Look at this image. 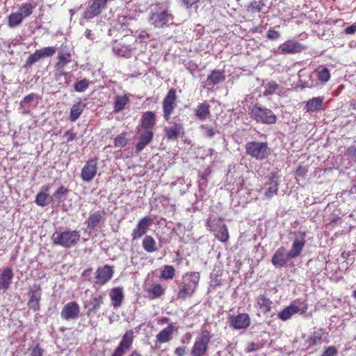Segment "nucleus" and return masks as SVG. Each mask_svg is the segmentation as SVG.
Wrapping results in <instances>:
<instances>
[{
    "instance_id": "obj_1",
    "label": "nucleus",
    "mask_w": 356,
    "mask_h": 356,
    "mask_svg": "<svg viewBox=\"0 0 356 356\" xmlns=\"http://www.w3.org/2000/svg\"><path fill=\"white\" fill-rule=\"evenodd\" d=\"M200 281L198 273H186L183 276L181 281L178 284L177 298L186 300L191 297L195 293Z\"/></svg>"
},
{
    "instance_id": "obj_2",
    "label": "nucleus",
    "mask_w": 356,
    "mask_h": 356,
    "mask_svg": "<svg viewBox=\"0 0 356 356\" xmlns=\"http://www.w3.org/2000/svg\"><path fill=\"white\" fill-rule=\"evenodd\" d=\"M80 239V234L76 230L57 231L51 236L54 244L69 248L74 246Z\"/></svg>"
},
{
    "instance_id": "obj_3",
    "label": "nucleus",
    "mask_w": 356,
    "mask_h": 356,
    "mask_svg": "<svg viewBox=\"0 0 356 356\" xmlns=\"http://www.w3.org/2000/svg\"><path fill=\"white\" fill-rule=\"evenodd\" d=\"M245 147L248 155L259 161L266 159L270 154L267 143L250 141L246 143Z\"/></svg>"
},
{
    "instance_id": "obj_4",
    "label": "nucleus",
    "mask_w": 356,
    "mask_h": 356,
    "mask_svg": "<svg viewBox=\"0 0 356 356\" xmlns=\"http://www.w3.org/2000/svg\"><path fill=\"white\" fill-rule=\"evenodd\" d=\"M279 178V176L275 172H271L264 177V182L261 187L260 191L263 193L265 199L270 200L277 194Z\"/></svg>"
},
{
    "instance_id": "obj_5",
    "label": "nucleus",
    "mask_w": 356,
    "mask_h": 356,
    "mask_svg": "<svg viewBox=\"0 0 356 356\" xmlns=\"http://www.w3.org/2000/svg\"><path fill=\"white\" fill-rule=\"evenodd\" d=\"M207 227L211 231L215 232V236L221 242L228 241L229 235L227 226L222 223V218H209L207 222Z\"/></svg>"
},
{
    "instance_id": "obj_6",
    "label": "nucleus",
    "mask_w": 356,
    "mask_h": 356,
    "mask_svg": "<svg viewBox=\"0 0 356 356\" xmlns=\"http://www.w3.org/2000/svg\"><path fill=\"white\" fill-rule=\"evenodd\" d=\"M211 335L207 330H203L196 338L191 350L192 356H204L208 349Z\"/></svg>"
},
{
    "instance_id": "obj_7",
    "label": "nucleus",
    "mask_w": 356,
    "mask_h": 356,
    "mask_svg": "<svg viewBox=\"0 0 356 356\" xmlns=\"http://www.w3.org/2000/svg\"><path fill=\"white\" fill-rule=\"evenodd\" d=\"M133 41V38H127L122 40L121 42H115L113 47V51L115 54L122 57H129L131 55V52L135 49L136 40H134L133 44H130Z\"/></svg>"
},
{
    "instance_id": "obj_8",
    "label": "nucleus",
    "mask_w": 356,
    "mask_h": 356,
    "mask_svg": "<svg viewBox=\"0 0 356 356\" xmlns=\"http://www.w3.org/2000/svg\"><path fill=\"white\" fill-rule=\"evenodd\" d=\"M251 115L257 122L265 124H274L277 120L271 110L257 106L252 109Z\"/></svg>"
},
{
    "instance_id": "obj_9",
    "label": "nucleus",
    "mask_w": 356,
    "mask_h": 356,
    "mask_svg": "<svg viewBox=\"0 0 356 356\" xmlns=\"http://www.w3.org/2000/svg\"><path fill=\"white\" fill-rule=\"evenodd\" d=\"M172 20V15L167 10L158 8L152 12L149 17V23L155 28H162Z\"/></svg>"
},
{
    "instance_id": "obj_10",
    "label": "nucleus",
    "mask_w": 356,
    "mask_h": 356,
    "mask_svg": "<svg viewBox=\"0 0 356 356\" xmlns=\"http://www.w3.org/2000/svg\"><path fill=\"white\" fill-rule=\"evenodd\" d=\"M108 1V0H90L88 7L83 13V18L88 20L99 15L106 7Z\"/></svg>"
},
{
    "instance_id": "obj_11",
    "label": "nucleus",
    "mask_w": 356,
    "mask_h": 356,
    "mask_svg": "<svg viewBox=\"0 0 356 356\" xmlns=\"http://www.w3.org/2000/svg\"><path fill=\"white\" fill-rule=\"evenodd\" d=\"M305 49V47L298 41L289 40L280 44L275 52L279 54H294Z\"/></svg>"
},
{
    "instance_id": "obj_12",
    "label": "nucleus",
    "mask_w": 356,
    "mask_h": 356,
    "mask_svg": "<svg viewBox=\"0 0 356 356\" xmlns=\"http://www.w3.org/2000/svg\"><path fill=\"white\" fill-rule=\"evenodd\" d=\"M177 96L175 89H170L164 98L162 106L163 111V118L166 121L170 118V115L175 108Z\"/></svg>"
},
{
    "instance_id": "obj_13",
    "label": "nucleus",
    "mask_w": 356,
    "mask_h": 356,
    "mask_svg": "<svg viewBox=\"0 0 356 356\" xmlns=\"http://www.w3.org/2000/svg\"><path fill=\"white\" fill-rule=\"evenodd\" d=\"M305 234L302 232H298L295 234V238L293 241L292 247L289 252L287 253L289 258H296L298 257L305 247Z\"/></svg>"
},
{
    "instance_id": "obj_14",
    "label": "nucleus",
    "mask_w": 356,
    "mask_h": 356,
    "mask_svg": "<svg viewBox=\"0 0 356 356\" xmlns=\"http://www.w3.org/2000/svg\"><path fill=\"white\" fill-rule=\"evenodd\" d=\"M97 172V159H89L81 170V177L84 181H90Z\"/></svg>"
},
{
    "instance_id": "obj_15",
    "label": "nucleus",
    "mask_w": 356,
    "mask_h": 356,
    "mask_svg": "<svg viewBox=\"0 0 356 356\" xmlns=\"http://www.w3.org/2000/svg\"><path fill=\"white\" fill-rule=\"evenodd\" d=\"M165 136L168 140H177L178 137L184 134V128L181 123L172 122L164 128Z\"/></svg>"
},
{
    "instance_id": "obj_16",
    "label": "nucleus",
    "mask_w": 356,
    "mask_h": 356,
    "mask_svg": "<svg viewBox=\"0 0 356 356\" xmlns=\"http://www.w3.org/2000/svg\"><path fill=\"white\" fill-rule=\"evenodd\" d=\"M41 291L42 289L39 285L34 284L31 286L29 292V300L28 302V306L30 309L34 310L35 312L38 311L40 309V301L41 299Z\"/></svg>"
},
{
    "instance_id": "obj_17",
    "label": "nucleus",
    "mask_w": 356,
    "mask_h": 356,
    "mask_svg": "<svg viewBox=\"0 0 356 356\" xmlns=\"http://www.w3.org/2000/svg\"><path fill=\"white\" fill-rule=\"evenodd\" d=\"M80 313L79 305L75 302L67 303L60 312V316L65 320L76 319Z\"/></svg>"
},
{
    "instance_id": "obj_18",
    "label": "nucleus",
    "mask_w": 356,
    "mask_h": 356,
    "mask_svg": "<svg viewBox=\"0 0 356 356\" xmlns=\"http://www.w3.org/2000/svg\"><path fill=\"white\" fill-rule=\"evenodd\" d=\"M113 273L114 270L110 266L105 265L98 268L96 271L95 283L99 285L105 284L112 278Z\"/></svg>"
},
{
    "instance_id": "obj_19",
    "label": "nucleus",
    "mask_w": 356,
    "mask_h": 356,
    "mask_svg": "<svg viewBox=\"0 0 356 356\" xmlns=\"http://www.w3.org/2000/svg\"><path fill=\"white\" fill-rule=\"evenodd\" d=\"M152 222V220L148 216H145L140 219L138 222L136 228L133 230V240L139 239L143 235H145L147 232L149 227L151 226Z\"/></svg>"
},
{
    "instance_id": "obj_20",
    "label": "nucleus",
    "mask_w": 356,
    "mask_h": 356,
    "mask_svg": "<svg viewBox=\"0 0 356 356\" xmlns=\"http://www.w3.org/2000/svg\"><path fill=\"white\" fill-rule=\"evenodd\" d=\"M229 324L235 329H243L250 324V318L248 314H240L237 316H230L228 318Z\"/></svg>"
},
{
    "instance_id": "obj_21",
    "label": "nucleus",
    "mask_w": 356,
    "mask_h": 356,
    "mask_svg": "<svg viewBox=\"0 0 356 356\" xmlns=\"http://www.w3.org/2000/svg\"><path fill=\"white\" fill-rule=\"evenodd\" d=\"M307 307L301 309L298 306L291 304L279 312L277 316L280 320L285 321L290 319L293 315L299 312L305 313Z\"/></svg>"
},
{
    "instance_id": "obj_22",
    "label": "nucleus",
    "mask_w": 356,
    "mask_h": 356,
    "mask_svg": "<svg viewBox=\"0 0 356 356\" xmlns=\"http://www.w3.org/2000/svg\"><path fill=\"white\" fill-rule=\"evenodd\" d=\"M289 259L285 248L280 247L273 254L271 261L275 267H282L286 264Z\"/></svg>"
},
{
    "instance_id": "obj_23",
    "label": "nucleus",
    "mask_w": 356,
    "mask_h": 356,
    "mask_svg": "<svg viewBox=\"0 0 356 356\" xmlns=\"http://www.w3.org/2000/svg\"><path fill=\"white\" fill-rule=\"evenodd\" d=\"M323 97H313L309 99L305 105V109L308 113H318L324 110Z\"/></svg>"
},
{
    "instance_id": "obj_24",
    "label": "nucleus",
    "mask_w": 356,
    "mask_h": 356,
    "mask_svg": "<svg viewBox=\"0 0 356 356\" xmlns=\"http://www.w3.org/2000/svg\"><path fill=\"white\" fill-rule=\"evenodd\" d=\"M105 298L106 294L104 293L94 296L88 305L85 306L86 307H88L87 315L90 316L92 313L96 312L99 310L103 304Z\"/></svg>"
},
{
    "instance_id": "obj_25",
    "label": "nucleus",
    "mask_w": 356,
    "mask_h": 356,
    "mask_svg": "<svg viewBox=\"0 0 356 356\" xmlns=\"http://www.w3.org/2000/svg\"><path fill=\"white\" fill-rule=\"evenodd\" d=\"M58 62L55 65L56 70H63L65 65L72 61V54L67 49H62L58 54Z\"/></svg>"
},
{
    "instance_id": "obj_26",
    "label": "nucleus",
    "mask_w": 356,
    "mask_h": 356,
    "mask_svg": "<svg viewBox=\"0 0 356 356\" xmlns=\"http://www.w3.org/2000/svg\"><path fill=\"white\" fill-rule=\"evenodd\" d=\"M156 124V115L153 111L143 113L140 120V125L145 130H152Z\"/></svg>"
},
{
    "instance_id": "obj_27",
    "label": "nucleus",
    "mask_w": 356,
    "mask_h": 356,
    "mask_svg": "<svg viewBox=\"0 0 356 356\" xmlns=\"http://www.w3.org/2000/svg\"><path fill=\"white\" fill-rule=\"evenodd\" d=\"M14 274L11 268H6L0 274V289L7 290L12 282Z\"/></svg>"
},
{
    "instance_id": "obj_28",
    "label": "nucleus",
    "mask_w": 356,
    "mask_h": 356,
    "mask_svg": "<svg viewBox=\"0 0 356 356\" xmlns=\"http://www.w3.org/2000/svg\"><path fill=\"white\" fill-rule=\"evenodd\" d=\"M154 134L152 130H145L139 138V141L136 145L138 152H141L152 140Z\"/></svg>"
},
{
    "instance_id": "obj_29",
    "label": "nucleus",
    "mask_w": 356,
    "mask_h": 356,
    "mask_svg": "<svg viewBox=\"0 0 356 356\" xmlns=\"http://www.w3.org/2000/svg\"><path fill=\"white\" fill-rule=\"evenodd\" d=\"M105 212L103 210L97 211V212L90 215L86 224L90 229H95L99 222L104 218Z\"/></svg>"
},
{
    "instance_id": "obj_30",
    "label": "nucleus",
    "mask_w": 356,
    "mask_h": 356,
    "mask_svg": "<svg viewBox=\"0 0 356 356\" xmlns=\"http://www.w3.org/2000/svg\"><path fill=\"white\" fill-rule=\"evenodd\" d=\"M112 305L118 308L121 306L124 299L123 289L121 287H116L111 290L110 293Z\"/></svg>"
},
{
    "instance_id": "obj_31",
    "label": "nucleus",
    "mask_w": 356,
    "mask_h": 356,
    "mask_svg": "<svg viewBox=\"0 0 356 356\" xmlns=\"http://www.w3.org/2000/svg\"><path fill=\"white\" fill-rule=\"evenodd\" d=\"M326 338L325 334L322 330L315 331L307 339L309 346H317L325 341Z\"/></svg>"
},
{
    "instance_id": "obj_32",
    "label": "nucleus",
    "mask_w": 356,
    "mask_h": 356,
    "mask_svg": "<svg viewBox=\"0 0 356 356\" xmlns=\"http://www.w3.org/2000/svg\"><path fill=\"white\" fill-rule=\"evenodd\" d=\"M174 330V326L172 324L169 325L156 335V341L160 343L169 341L171 339Z\"/></svg>"
},
{
    "instance_id": "obj_33",
    "label": "nucleus",
    "mask_w": 356,
    "mask_h": 356,
    "mask_svg": "<svg viewBox=\"0 0 356 356\" xmlns=\"http://www.w3.org/2000/svg\"><path fill=\"white\" fill-rule=\"evenodd\" d=\"M195 115L200 120H204L210 115V106L206 102L200 104L195 109Z\"/></svg>"
},
{
    "instance_id": "obj_34",
    "label": "nucleus",
    "mask_w": 356,
    "mask_h": 356,
    "mask_svg": "<svg viewBox=\"0 0 356 356\" xmlns=\"http://www.w3.org/2000/svg\"><path fill=\"white\" fill-rule=\"evenodd\" d=\"M85 104L81 102H78L73 104L70 109V120L72 122H75L81 115L85 108Z\"/></svg>"
},
{
    "instance_id": "obj_35",
    "label": "nucleus",
    "mask_w": 356,
    "mask_h": 356,
    "mask_svg": "<svg viewBox=\"0 0 356 356\" xmlns=\"http://www.w3.org/2000/svg\"><path fill=\"white\" fill-rule=\"evenodd\" d=\"M257 304L261 311L266 314L270 311L273 302L265 296L261 295L257 299Z\"/></svg>"
},
{
    "instance_id": "obj_36",
    "label": "nucleus",
    "mask_w": 356,
    "mask_h": 356,
    "mask_svg": "<svg viewBox=\"0 0 356 356\" xmlns=\"http://www.w3.org/2000/svg\"><path fill=\"white\" fill-rule=\"evenodd\" d=\"M142 246L147 252H154L158 249L155 239L151 236H145L143 240Z\"/></svg>"
},
{
    "instance_id": "obj_37",
    "label": "nucleus",
    "mask_w": 356,
    "mask_h": 356,
    "mask_svg": "<svg viewBox=\"0 0 356 356\" xmlns=\"http://www.w3.org/2000/svg\"><path fill=\"white\" fill-rule=\"evenodd\" d=\"M53 202V196L46 193H38L35 197V202L42 207H46Z\"/></svg>"
},
{
    "instance_id": "obj_38",
    "label": "nucleus",
    "mask_w": 356,
    "mask_h": 356,
    "mask_svg": "<svg viewBox=\"0 0 356 356\" xmlns=\"http://www.w3.org/2000/svg\"><path fill=\"white\" fill-rule=\"evenodd\" d=\"M129 102V99L127 95L116 96L114 104V112L118 113L124 109L127 104Z\"/></svg>"
},
{
    "instance_id": "obj_39",
    "label": "nucleus",
    "mask_w": 356,
    "mask_h": 356,
    "mask_svg": "<svg viewBox=\"0 0 356 356\" xmlns=\"http://www.w3.org/2000/svg\"><path fill=\"white\" fill-rule=\"evenodd\" d=\"M56 79L58 81L59 85L63 88H65L69 86L70 83V76L67 72H63V70H56Z\"/></svg>"
},
{
    "instance_id": "obj_40",
    "label": "nucleus",
    "mask_w": 356,
    "mask_h": 356,
    "mask_svg": "<svg viewBox=\"0 0 356 356\" xmlns=\"http://www.w3.org/2000/svg\"><path fill=\"white\" fill-rule=\"evenodd\" d=\"M315 72L317 74L318 80L323 83H327L330 79V72L329 70L322 65L318 66Z\"/></svg>"
},
{
    "instance_id": "obj_41",
    "label": "nucleus",
    "mask_w": 356,
    "mask_h": 356,
    "mask_svg": "<svg viewBox=\"0 0 356 356\" xmlns=\"http://www.w3.org/2000/svg\"><path fill=\"white\" fill-rule=\"evenodd\" d=\"M23 14L13 13L8 16V24L10 28L18 26L23 21Z\"/></svg>"
},
{
    "instance_id": "obj_42",
    "label": "nucleus",
    "mask_w": 356,
    "mask_h": 356,
    "mask_svg": "<svg viewBox=\"0 0 356 356\" xmlns=\"http://www.w3.org/2000/svg\"><path fill=\"white\" fill-rule=\"evenodd\" d=\"M225 79L224 74L219 70H213L208 76L207 81L212 85H216Z\"/></svg>"
},
{
    "instance_id": "obj_43",
    "label": "nucleus",
    "mask_w": 356,
    "mask_h": 356,
    "mask_svg": "<svg viewBox=\"0 0 356 356\" xmlns=\"http://www.w3.org/2000/svg\"><path fill=\"white\" fill-rule=\"evenodd\" d=\"M134 341V332L132 330H129L122 336V340L119 345L129 350L131 347Z\"/></svg>"
},
{
    "instance_id": "obj_44",
    "label": "nucleus",
    "mask_w": 356,
    "mask_h": 356,
    "mask_svg": "<svg viewBox=\"0 0 356 356\" xmlns=\"http://www.w3.org/2000/svg\"><path fill=\"white\" fill-rule=\"evenodd\" d=\"M37 99V95L34 93L29 94L24 97L23 100L20 103L19 108L22 109L23 113H29V108H26V105L31 104L35 99Z\"/></svg>"
},
{
    "instance_id": "obj_45",
    "label": "nucleus",
    "mask_w": 356,
    "mask_h": 356,
    "mask_svg": "<svg viewBox=\"0 0 356 356\" xmlns=\"http://www.w3.org/2000/svg\"><path fill=\"white\" fill-rule=\"evenodd\" d=\"M164 289L159 284L152 285L149 289V293L151 294L152 298H159L163 295Z\"/></svg>"
},
{
    "instance_id": "obj_46",
    "label": "nucleus",
    "mask_w": 356,
    "mask_h": 356,
    "mask_svg": "<svg viewBox=\"0 0 356 356\" xmlns=\"http://www.w3.org/2000/svg\"><path fill=\"white\" fill-rule=\"evenodd\" d=\"M175 275V269L172 266L166 265L161 272V277L165 280L172 279Z\"/></svg>"
},
{
    "instance_id": "obj_47",
    "label": "nucleus",
    "mask_w": 356,
    "mask_h": 356,
    "mask_svg": "<svg viewBox=\"0 0 356 356\" xmlns=\"http://www.w3.org/2000/svg\"><path fill=\"white\" fill-rule=\"evenodd\" d=\"M90 82L86 79L78 81L74 83V88L76 92H84L89 86Z\"/></svg>"
},
{
    "instance_id": "obj_48",
    "label": "nucleus",
    "mask_w": 356,
    "mask_h": 356,
    "mask_svg": "<svg viewBox=\"0 0 356 356\" xmlns=\"http://www.w3.org/2000/svg\"><path fill=\"white\" fill-rule=\"evenodd\" d=\"M264 88V95L266 96L273 94L278 89L279 86L276 82L271 81L266 83Z\"/></svg>"
},
{
    "instance_id": "obj_49",
    "label": "nucleus",
    "mask_w": 356,
    "mask_h": 356,
    "mask_svg": "<svg viewBox=\"0 0 356 356\" xmlns=\"http://www.w3.org/2000/svg\"><path fill=\"white\" fill-rule=\"evenodd\" d=\"M68 193V189L63 186H60L54 193L53 198H56L58 201L65 200L66 195Z\"/></svg>"
},
{
    "instance_id": "obj_50",
    "label": "nucleus",
    "mask_w": 356,
    "mask_h": 356,
    "mask_svg": "<svg viewBox=\"0 0 356 356\" xmlns=\"http://www.w3.org/2000/svg\"><path fill=\"white\" fill-rule=\"evenodd\" d=\"M41 58L52 56L56 51V48L54 47H44L41 49H38Z\"/></svg>"
},
{
    "instance_id": "obj_51",
    "label": "nucleus",
    "mask_w": 356,
    "mask_h": 356,
    "mask_svg": "<svg viewBox=\"0 0 356 356\" xmlns=\"http://www.w3.org/2000/svg\"><path fill=\"white\" fill-rule=\"evenodd\" d=\"M33 6L31 3H24L20 8V14H23V18L27 17L32 14Z\"/></svg>"
},
{
    "instance_id": "obj_52",
    "label": "nucleus",
    "mask_w": 356,
    "mask_h": 356,
    "mask_svg": "<svg viewBox=\"0 0 356 356\" xmlns=\"http://www.w3.org/2000/svg\"><path fill=\"white\" fill-rule=\"evenodd\" d=\"M41 58L38 50L31 54L26 61V66H31L33 64L38 61Z\"/></svg>"
},
{
    "instance_id": "obj_53",
    "label": "nucleus",
    "mask_w": 356,
    "mask_h": 356,
    "mask_svg": "<svg viewBox=\"0 0 356 356\" xmlns=\"http://www.w3.org/2000/svg\"><path fill=\"white\" fill-rule=\"evenodd\" d=\"M267 38L271 40H277L280 38V33L273 29H270L267 32Z\"/></svg>"
},
{
    "instance_id": "obj_54",
    "label": "nucleus",
    "mask_w": 356,
    "mask_h": 356,
    "mask_svg": "<svg viewBox=\"0 0 356 356\" xmlns=\"http://www.w3.org/2000/svg\"><path fill=\"white\" fill-rule=\"evenodd\" d=\"M200 129L204 130V135L205 136H207V137H209V138H211L214 136L215 134V131L214 129L212 128V127H210L209 126H207V125H201L200 126Z\"/></svg>"
},
{
    "instance_id": "obj_55",
    "label": "nucleus",
    "mask_w": 356,
    "mask_h": 356,
    "mask_svg": "<svg viewBox=\"0 0 356 356\" xmlns=\"http://www.w3.org/2000/svg\"><path fill=\"white\" fill-rule=\"evenodd\" d=\"M127 143V140L125 137L119 136L115 138L114 144L116 147H123Z\"/></svg>"
},
{
    "instance_id": "obj_56",
    "label": "nucleus",
    "mask_w": 356,
    "mask_h": 356,
    "mask_svg": "<svg viewBox=\"0 0 356 356\" xmlns=\"http://www.w3.org/2000/svg\"><path fill=\"white\" fill-rule=\"evenodd\" d=\"M337 348L333 346H330L324 350L321 356H337Z\"/></svg>"
},
{
    "instance_id": "obj_57",
    "label": "nucleus",
    "mask_w": 356,
    "mask_h": 356,
    "mask_svg": "<svg viewBox=\"0 0 356 356\" xmlns=\"http://www.w3.org/2000/svg\"><path fill=\"white\" fill-rule=\"evenodd\" d=\"M127 350V348L118 345L111 356H124Z\"/></svg>"
},
{
    "instance_id": "obj_58",
    "label": "nucleus",
    "mask_w": 356,
    "mask_h": 356,
    "mask_svg": "<svg viewBox=\"0 0 356 356\" xmlns=\"http://www.w3.org/2000/svg\"><path fill=\"white\" fill-rule=\"evenodd\" d=\"M184 6L188 9L198 3L200 0H181Z\"/></svg>"
},
{
    "instance_id": "obj_59",
    "label": "nucleus",
    "mask_w": 356,
    "mask_h": 356,
    "mask_svg": "<svg viewBox=\"0 0 356 356\" xmlns=\"http://www.w3.org/2000/svg\"><path fill=\"white\" fill-rule=\"evenodd\" d=\"M43 350L38 346H36L32 350L30 356H42Z\"/></svg>"
},
{
    "instance_id": "obj_60",
    "label": "nucleus",
    "mask_w": 356,
    "mask_h": 356,
    "mask_svg": "<svg viewBox=\"0 0 356 356\" xmlns=\"http://www.w3.org/2000/svg\"><path fill=\"white\" fill-rule=\"evenodd\" d=\"M308 172L307 167L306 166H300L296 170V175L298 176L304 177L307 172Z\"/></svg>"
},
{
    "instance_id": "obj_61",
    "label": "nucleus",
    "mask_w": 356,
    "mask_h": 356,
    "mask_svg": "<svg viewBox=\"0 0 356 356\" xmlns=\"http://www.w3.org/2000/svg\"><path fill=\"white\" fill-rule=\"evenodd\" d=\"M344 32L346 34L352 35L356 33V22L350 26L345 29Z\"/></svg>"
},
{
    "instance_id": "obj_62",
    "label": "nucleus",
    "mask_w": 356,
    "mask_h": 356,
    "mask_svg": "<svg viewBox=\"0 0 356 356\" xmlns=\"http://www.w3.org/2000/svg\"><path fill=\"white\" fill-rule=\"evenodd\" d=\"M149 38V35L145 31H142L138 34V38L140 40V42H144L146 39Z\"/></svg>"
},
{
    "instance_id": "obj_63",
    "label": "nucleus",
    "mask_w": 356,
    "mask_h": 356,
    "mask_svg": "<svg viewBox=\"0 0 356 356\" xmlns=\"http://www.w3.org/2000/svg\"><path fill=\"white\" fill-rule=\"evenodd\" d=\"M257 349H259V345H257L254 343H248V347H247V352H248V353L252 352Z\"/></svg>"
},
{
    "instance_id": "obj_64",
    "label": "nucleus",
    "mask_w": 356,
    "mask_h": 356,
    "mask_svg": "<svg viewBox=\"0 0 356 356\" xmlns=\"http://www.w3.org/2000/svg\"><path fill=\"white\" fill-rule=\"evenodd\" d=\"M175 353L178 356H183L186 353V348L185 347H178L175 350Z\"/></svg>"
}]
</instances>
